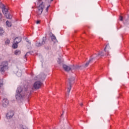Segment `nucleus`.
<instances>
[{"mask_svg":"<svg viewBox=\"0 0 129 129\" xmlns=\"http://www.w3.org/2000/svg\"><path fill=\"white\" fill-rule=\"evenodd\" d=\"M99 56H100V57H103L104 56H105V54H104L103 52L100 51L98 54H94L93 55H92V57H93L94 59H95V58H98Z\"/></svg>","mask_w":129,"mask_h":129,"instance_id":"0eeeda50","label":"nucleus"},{"mask_svg":"<svg viewBox=\"0 0 129 129\" xmlns=\"http://www.w3.org/2000/svg\"><path fill=\"white\" fill-rule=\"evenodd\" d=\"M6 7V6L5 5L3 4V3H0V8L1 9H4Z\"/></svg>","mask_w":129,"mask_h":129,"instance_id":"4be33fe9","label":"nucleus"},{"mask_svg":"<svg viewBox=\"0 0 129 129\" xmlns=\"http://www.w3.org/2000/svg\"><path fill=\"white\" fill-rule=\"evenodd\" d=\"M80 66H72V71H73V70H78V69H80Z\"/></svg>","mask_w":129,"mask_h":129,"instance_id":"ddd939ff","label":"nucleus"},{"mask_svg":"<svg viewBox=\"0 0 129 129\" xmlns=\"http://www.w3.org/2000/svg\"><path fill=\"white\" fill-rule=\"evenodd\" d=\"M6 25L8 27H12V23L9 22V21H6Z\"/></svg>","mask_w":129,"mask_h":129,"instance_id":"6ab92c4d","label":"nucleus"},{"mask_svg":"<svg viewBox=\"0 0 129 129\" xmlns=\"http://www.w3.org/2000/svg\"><path fill=\"white\" fill-rule=\"evenodd\" d=\"M58 63L59 64H60L61 62H60V61H58Z\"/></svg>","mask_w":129,"mask_h":129,"instance_id":"72a5a7b5","label":"nucleus"},{"mask_svg":"<svg viewBox=\"0 0 129 129\" xmlns=\"http://www.w3.org/2000/svg\"><path fill=\"white\" fill-rule=\"evenodd\" d=\"M107 53H108L107 55H108L109 54V52L107 51Z\"/></svg>","mask_w":129,"mask_h":129,"instance_id":"473e14b6","label":"nucleus"},{"mask_svg":"<svg viewBox=\"0 0 129 129\" xmlns=\"http://www.w3.org/2000/svg\"><path fill=\"white\" fill-rule=\"evenodd\" d=\"M63 114H64V111H62V113L61 115V116H62V115H63Z\"/></svg>","mask_w":129,"mask_h":129,"instance_id":"7c9ffc66","label":"nucleus"},{"mask_svg":"<svg viewBox=\"0 0 129 129\" xmlns=\"http://www.w3.org/2000/svg\"><path fill=\"white\" fill-rule=\"evenodd\" d=\"M40 22L41 21H40L39 20H37V21H36V24H40Z\"/></svg>","mask_w":129,"mask_h":129,"instance_id":"c85d7f7f","label":"nucleus"},{"mask_svg":"<svg viewBox=\"0 0 129 129\" xmlns=\"http://www.w3.org/2000/svg\"><path fill=\"white\" fill-rule=\"evenodd\" d=\"M8 69H9V63L7 61H3L0 64V72L5 73Z\"/></svg>","mask_w":129,"mask_h":129,"instance_id":"f03ea898","label":"nucleus"},{"mask_svg":"<svg viewBox=\"0 0 129 129\" xmlns=\"http://www.w3.org/2000/svg\"><path fill=\"white\" fill-rule=\"evenodd\" d=\"M13 48L14 49H17L18 48V43H14L13 45Z\"/></svg>","mask_w":129,"mask_h":129,"instance_id":"a211bd4d","label":"nucleus"},{"mask_svg":"<svg viewBox=\"0 0 129 129\" xmlns=\"http://www.w3.org/2000/svg\"><path fill=\"white\" fill-rule=\"evenodd\" d=\"M80 105H81V106H82L83 105V103H81Z\"/></svg>","mask_w":129,"mask_h":129,"instance_id":"2f4dec72","label":"nucleus"},{"mask_svg":"<svg viewBox=\"0 0 129 129\" xmlns=\"http://www.w3.org/2000/svg\"><path fill=\"white\" fill-rule=\"evenodd\" d=\"M37 15L41 16L42 15V13H43V10L45 9V4L42 0H38L37 1Z\"/></svg>","mask_w":129,"mask_h":129,"instance_id":"f257e3e1","label":"nucleus"},{"mask_svg":"<svg viewBox=\"0 0 129 129\" xmlns=\"http://www.w3.org/2000/svg\"><path fill=\"white\" fill-rule=\"evenodd\" d=\"M2 12L7 19H9V20H12V15L9 13V10L8 8H4L2 9Z\"/></svg>","mask_w":129,"mask_h":129,"instance_id":"7ed1b4c3","label":"nucleus"},{"mask_svg":"<svg viewBox=\"0 0 129 129\" xmlns=\"http://www.w3.org/2000/svg\"><path fill=\"white\" fill-rule=\"evenodd\" d=\"M62 67L64 70H65V71H67V72L70 71V70L72 71V66H71V67H69L66 64H63Z\"/></svg>","mask_w":129,"mask_h":129,"instance_id":"6e6552de","label":"nucleus"},{"mask_svg":"<svg viewBox=\"0 0 129 129\" xmlns=\"http://www.w3.org/2000/svg\"><path fill=\"white\" fill-rule=\"evenodd\" d=\"M6 44L7 45H9V44H10V40L7 39L6 42H5Z\"/></svg>","mask_w":129,"mask_h":129,"instance_id":"b1692460","label":"nucleus"},{"mask_svg":"<svg viewBox=\"0 0 129 129\" xmlns=\"http://www.w3.org/2000/svg\"><path fill=\"white\" fill-rule=\"evenodd\" d=\"M50 1H51V2H53V0H50Z\"/></svg>","mask_w":129,"mask_h":129,"instance_id":"c9c22d12","label":"nucleus"},{"mask_svg":"<svg viewBox=\"0 0 129 129\" xmlns=\"http://www.w3.org/2000/svg\"><path fill=\"white\" fill-rule=\"evenodd\" d=\"M14 53L15 55H20L21 54V50L18 49L16 50L15 52Z\"/></svg>","mask_w":129,"mask_h":129,"instance_id":"f3484780","label":"nucleus"},{"mask_svg":"<svg viewBox=\"0 0 129 129\" xmlns=\"http://www.w3.org/2000/svg\"><path fill=\"white\" fill-rule=\"evenodd\" d=\"M119 20L120 21H123V18L122 17V16H120Z\"/></svg>","mask_w":129,"mask_h":129,"instance_id":"a878e982","label":"nucleus"},{"mask_svg":"<svg viewBox=\"0 0 129 129\" xmlns=\"http://www.w3.org/2000/svg\"><path fill=\"white\" fill-rule=\"evenodd\" d=\"M41 86H42V83L40 81H36L34 83L32 88H34V89H39Z\"/></svg>","mask_w":129,"mask_h":129,"instance_id":"39448f33","label":"nucleus"},{"mask_svg":"<svg viewBox=\"0 0 129 129\" xmlns=\"http://www.w3.org/2000/svg\"><path fill=\"white\" fill-rule=\"evenodd\" d=\"M49 7H50V5H49L47 7V8L46 9V12H48V11H49Z\"/></svg>","mask_w":129,"mask_h":129,"instance_id":"bb28decb","label":"nucleus"},{"mask_svg":"<svg viewBox=\"0 0 129 129\" xmlns=\"http://www.w3.org/2000/svg\"><path fill=\"white\" fill-rule=\"evenodd\" d=\"M21 41H22V37H16L14 39V42L17 43V44H19V43H20Z\"/></svg>","mask_w":129,"mask_h":129,"instance_id":"f8f14e48","label":"nucleus"},{"mask_svg":"<svg viewBox=\"0 0 129 129\" xmlns=\"http://www.w3.org/2000/svg\"><path fill=\"white\" fill-rule=\"evenodd\" d=\"M5 33V31L2 28H0V35H3Z\"/></svg>","mask_w":129,"mask_h":129,"instance_id":"412c9836","label":"nucleus"},{"mask_svg":"<svg viewBox=\"0 0 129 129\" xmlns=\"http://www.w3.org/2000/svg\"><path fill=\"white\" fill-rule=\"evenodd\" d=\"M27 55H28V53H27L25 56H24V58H27Z\"/></svg>","mask_w":129,"mask_h":129,"instance_id":"c756f323","label":"nucleus"},{"mask_svg":"<svg viewBox=\"0 0 129 129\" xmlns=\"http://www.w3.org/2000/svg\"><path fill=\"white\" fill-rule=\"evenodd\" d=\"M2 104H3V106H4V107H7V106H8V105H9V100H8V99L5 98L3 100Z\"/></svg>","mask_w":129,"mask_h":129,"instance_id":"1a4fd4ad","label":"nucleus"},{"mask_svg":"<svg viewBox=\"0 0 129 129\" xmlns=\"http://www.w3.org/2000/svg\"><path fill=\"white\" fill-rule=\"evenodd\" d=\"M0 16H3V14H2V13H0Z\"/></svg>","mask_w":129,"mask_h":129,"instance_id":"f704fd0d","label":"nucleus"},{"mask_svg":"<svg viewBox=\"0 0 129 129\" xmlns=\"http://www.w3.org/2000/svg\"><path fill=\"white\" fill-rule=\"evenodd\" d=\"M14 111H10L7 114V118H12L14 116Z\"/></svg>","mask_w":129,"mask_h":129,"instance_id":"9d476101","label":"nucleus"},{"mask_svg":"<svg viewBox=\"0 0 129 129\" xmlns=\"http://www.w3.org/2000/svg\"><path fill=\"white\" fill-rule=\"evenodd\" d=\"M110 48V46H109V44H107L106 45V46H105V48H104V51H105V52H106L107 51H106V49H109Z\"/></svg>","mask_w":129,"mask_h":129,"instance_id":"aec40b11","label":"nucleus"},{"mask_svg":"<svg viewBox=\"0 0 129 129\" xmlns=\"http://www.w3.org/2000/svg\"><path fill=\"white\" fill-rule=\"evenodd\" d=\"M75 80V78L74 77H72L69 79V83L70 87L68 88V93H70V91L71 90V85H72V82Z\"/></svg>","mask_w":129,"mask_h":129,"instance_id":"423d86ee","label":"nucleus"},{"mask_svg":"<svg viewBox=\"0 0 129 129\" xmlns=\"http://www.w3.org/2000/svg\"><path fill=\"white\" fill-rule=\"evenodd\" d=\"M22 91H23V89L22 87H19L17 90L16 98H22V97L24 96V95L22 94Z\"/></svg>","mask_w":129,"mask_h":129,"instance_id":"20e7f679","label":"nucleus"},{"mask_svg":"<svg viewBox=\"0 0 129 129\" xmlns=\"http://www.w3.org/2000/svg\"><path fill=\"white\" fill-rule=\"evenodd\" d=\"M51 38L52 41L54 43H56V42H58V41L57 40V39L56 38V36H55L54 34H52Z\"/></svg>","mask_w":129,"mask_h":129,"instance_id":"2eb2a0df","label":"nucleus"},{"mask_svg":"<svg viewBox=\"0 0 129 129\" xmlns=\"http://www.w3.org/2000/svg\"><path fill=\"white\" fill-rule=\"evenodd\" d=\"M16 75L18 77H21V76H22V71L21 70L18 71L16 74Z\"/></svg>","mask_w":129,"mask_h":129,"instance_id":"dca6fc26","label":"nucleus"},{"mask_svg":"<svg viewBox=\"0 0 129 129\" xmlns=\"http://www.w3.org/2000/svg\"><path fill=\"white\" fill-rule=\"evenodd\" d=\"M26 42H27V43H28V44H29L30 45H31V42H30L29 41V40H28V38H26Z\"/></svg>","mask_w":129,"mask_h":129,"instance_id":"cd10ccee","label":"nucleus"},{"mask_svg":"<svg viewBox=\"0 0 129 129\" xmlns=\"http://www.w3.org/2000/svg\"><path fill=\"white\" fill-rule=\"evenodd\" d=\"M45 44V38H43L42 42H37L36 43V46L37 47H41L42 45Z\"/></svg>","mask_w":129,"mask_h":129,"instance_id":"9b49d317","label":"nucleus"},{"mask_svg":"<svg viewBox=\"0 0 129 129\" xmlns=\"http://www.w3.org/2000/svg\"><path fill=\"white\" fill-rule=\"evenodd\" d=\"M94 58H93V57L91 56V58L89 59V60L86 62V63L85 64V66H84V67L85 68H86V67H87L88 66V65H89V63H90V62H91V61H92V60H93Z\"/></svg>","mask_w":129,"mask_h":129,"instance_id":"4468645a","label":"nucleus"},{"mask_svg":"<svg viewBox=\"0 0 129 129\" xmlns=\"http://www.w3.org/2000/svg\"><path fill=\"white\" fill-rule=\"evenodd\" d=\"M41 76H42V77H41V79H45V77H46V76L44 74H42L41 75Z\"/></svg>","mask_w":129,"mask_h":129,"instance_id":"393cba45","label":"nucleus"},{"mask_svg":"<svg viewBox=\"0 0 129 129\" xmlns=\"http://www.w3.org/2000/svg\"><path fill=\"white\" fill-rule=\"evenodd\" d=\"M3 80L0 79V88L1 87H2V86H3Z\"/></svg>","mask_w":129,"mask_h":129,"instance_id":"5701e85b","label":"nucleus"}]
</instances>
